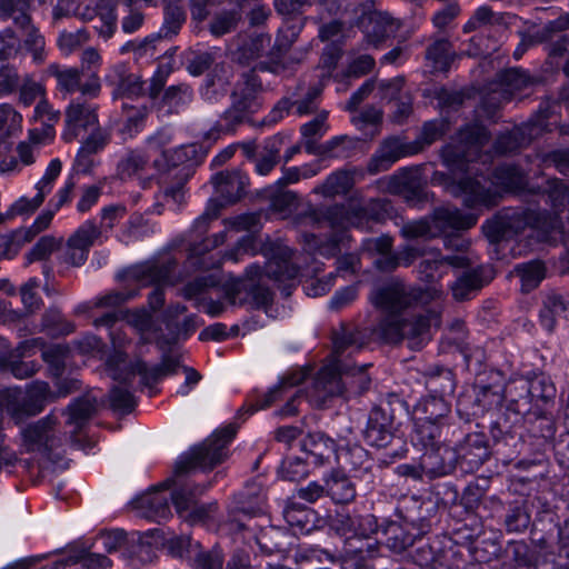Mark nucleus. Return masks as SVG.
<instances>
[{
    "label": "nucleus",
    "instance_id": "obj_1",
    "mask_svg": "<svg viewBox=\"0 0 569 569\" xmlns=\"http://www.w3.org/2000/svg\"><path fill=\"white\" fill-rule=\"evenodd\" d=\"M436 288H421L392 282L376 289L370 295L373 306L385 312V316L375 329L376 333L386 342L399 343L408 340L411 349H420L430 339L429 330L432 325L440 322L439 312L426 309L407 312L417 307H425L440 296Z\"/></svg>",
    "mask_w": 569,
    "mask_h": 569
},
{
    "label": "nucleus",
    "instance_id": "obj_2",
    "mask_svg": "<svg viewBox=\"0 0 569 569\" xmlns=\"http://www.w3.org/2000/svg\"><path fill=\"white\" fill-rule=\"evenodd\" d=\"M236 428L227 426L213 432L201 445L191 448L188 452L182 453L174 465L173 476L164 480L152 492H148L139 499L142 508L147 509V516L157 520L167 519L170 512L169 499L171 493H167L159 488L168 489L170 487L179 488L182 478L196 469H211L221 463L229 452V445L236 436Z\"/></svg>",
    "mask_w": 569,
    "mask_h": 569
},
{
    "label": "nucleus",
    "instance_id": "obj_3",
    "mask_svg": "<svg viewBox=\"0 0 569 569\" xmlns=\"http://www.w3.org/2000/svg\"><path fill=\"white\" fill-rule=\"evenodd\" d=\"M267 259L264 266L252 263L246 268L244 279H241L227 289L226 296L230 305L238 302V295L247 291L254 308H264L272 301V293L258 282L262 276L276 281H295L299 274V267L292 262L293 251L283 242L269 241L262 247Z\"/></svg>",
    "mask_w": 569,
    "mask_h": 569
},
{
    "label": "nucleus",
    "instance_id": "obj_4",
    "mask_svg": "<svg viewBox=\"0 0 569 569\" xmlns=\"http://www.w3.org/2000/svg\"><path fill=\"white\" fill-rule=\"evenodd\" d=\"M496 184L505 191L523 193L532 191L528 188L527 174L517 166L501 164L492 172V180L475 171V176H466L459 181H452L447 190L455 197L462 198L463 204L468 208L492 207L497 203V192L491 188Z\"/></svg>",
    "mask_w": 569,
    "mask_h": 569
},
{
    "label": "nucleus",
    "instance_id": "obj_5",
    "mask_svg": "<svg viewBox=\"0 0 569 569\" xmlns=\"http://www.w3.org/2000/svg\"><path fill=\"white\" fill-rule=\"evenodd\" d=\"M257 70L256 64L252 70L241 74L231 92L230 107L221 113L208 138L236 133L241 124L250 122L251 117L262 108V82L256 73Z\"/></svg>",
    "mask_w": 569,
    "mask_h": 569
},
{
    "label": "nucleus",
    "instance_id": "obj_6",
    "mask_svg": "<svg viewBox=\"0 0 569 569\" xmlns=\"http://www.w3.org/2000/svg\"><path fill=\"white\" fill-rule=\"evenodd\" d=\"M211 181L219 199H209L204 211L193 221L191 232L196 237L204 234L210 223L216 220L223 206L239 201L247 193L249 177L240 169L224 170L216 173Z\"/></svg>",
    "mask_w": 569,
    "mask_h": 569
},
{
    "label": "nucleus",
    "instance_id": "obj_7",
    "mask_svg": "<svg viewBox=\"0 0 569 569\" xmlns=\"http://www.w3.org/2000/svg\"><path fill=\"white\" fill-rule=\"evenodd\" d=\"M50 386L44 381H33L26 390L20 387L0 389V410L20 423L29 417L40 413L51 400Z\"/></svg>",
    "mask_w": 569,
    "mask_h": 569
},
{
    "label": "nucleus",
    "instance_id": "obj_8",
    "mask_svg": "<svg viewBox=\"0 0 569 569\" xmlns=\"http://www.w3.org/2000/svg\"><path fill=\"white\" fill-rule=\"evenodd\" d=\"M29 0H0V20H12L14 26L23 30L21 50L30 54L32 63L41 66L48 58L44 36L32 24Z\"/></svg>",
    "mask_w": 569,
    "mask_h": 569
},
{
    "label": "nucleus",
    "instance_id": "obj_9",
    "mask_svg": "<svg viewBox=\"0 0 569 569\" xmlns=\"http://www.w3.org/2000/svg\"><path fill=\"white\" fill-rule=\"evenodd\" d=\"M487 128L478 122L467 124L457 134V143L446 144L441 149V158L448 168L472 171L469 164L483 156L481 148L489 141Z\"/></svg>",
    "mask_w": 569,
    "mask_h": 569
},
{
    "label": "nucleus",
    "instance_id": "obj_10",
    "mask_svg": "<svg viewBox=\"0 0 569 569\" xmlns=\"http://www.w3.org/2000/svg\"><path fill=\"white\" fill-rule=\"evenodd\" d=\"M508 408L517 415L525 416L532 407L541 416L549 405L553 403L556 387L549 377L537 375L530 380H521L518 385L507 387Z\"/></svg>",
    "mask_w": 569,
    "mask_h": 569
},
{
    "label": "nucleus",
    "instance_id": "obj_11",
    "mask_svg": "<svg viewBox=\"0 0 569 569\" xmlns=\"http://www.w3.org/2000/svg\"><path fill=\"white\" fill-rule=\"evenodd\" d=\"M174 261H146L123 270L119 279L133 282L138 287L154 286L148 295V303L153 311L162 308L164 303V291L162 286L172 283Z\"/></svg>",
    "mask_w": 569,
    "mask_h": 569
},
{
    "label": "nucleus",
    "instance_id": "obj_12",
    "mask_svg": "<svg viewBox=\"0 0 569 569\" xmlns=\"http://www.w3.org/2000/svg\"><path fill=\"white\" fill-rule=\"evenodd\" d=\"M478 221L475 213H463L457 208H438L432 216V223L427 218L410 220L403 223L400 234L406 239H428L437 236V230H468Z\"/></svg>",
    "mask_w": 569,
    "mask_h": 569
},
{
    "label": "nucleus",
    "instance_id": "obj_13",
    "mask_svg": "<svg viewBox=\"0 0 569 569\" xmlns=\"http://www.w3.org/2000/svg\"><path fill=\"white\" fill-rule=\"evenodd\" d=\"M427 388L430 393L422 397L415 407L416 412L421 415L418 419L449 425L451 405L446 399V395L453 393L456 388L452 372L442 369L430 375L427 379Z\"/></svg>",
    "mask_w": 569,
    "mask_h": 569
},
{
    "label": "nucleus",
    "instance_id": "obj_14",
    "mask_svg": "<svg viewBox=\"0 0 569 569\" xmlns=\"http://www.w3.org/2000/svg\"><path fill=\"white\" fill-rule=\"evenodd\" d=\"M57 419L53 415L38 420L21 430L26 452L37 453L48 461L58 463L62 457V438L56 435Z\"/></svg>",
    "mask_w": 569,
    "mask_h": 569
},
{
    "label": "nucleus",
    "instance_id": "obj_15",
    "mask_svg": "<svg viewBox=\"0 0 569 569\" xmlns=\"http://www.w3.org/2000/svg\"><path fill=\"white\" fill-rule=\"evenodd\" d=\"M209 486L186 483L173 489L171 501L177 513L181 519L190 525L207 523L211 521L218 512V503L211 501L208 503L197 505L196 500L201 496Z\"/></svg>",
    "mask_w": 569,
    "mask_h": 569
},
{
    "label": "nucleus",
    "instance_id": "obj_16",
    "mask_svg": "<svg viewBox=\"0 0 569 569\" xmlns=\"http://www.w3.org/2000/svg\"><path fill=\"white\" fill-rule=\"evenodd\" d=\"M549 102L540 103L535 117L515 127L511 131L498 136L493 144L495 152L498 154H507L528 146L547 129V121L551 114Z\"/></svg>",
    "mask_w": 569,
    "mask_h": 569
},
{
    "label": "nucleus",
    "instance_id": "obj_17",
    "mask_svg": "<svg viewBox=\"0 0 569 569\" xmlns=\"http://www.w3.org/2000/svg\"><path fill=\"white\" fill-rule=\"evenodd\" d=\"M303 23L300 19H286L278 29L274 44L266 54V59L257 63V69L263 72L280 73L288 66L286 62V53L289 51L293 42L298 39Z\"/></svg>",
    "mask_w": 569,
    "mask_h": 569
},
{
    "label": "nucleus",
    "instance_id": "obj_18",
    "mask_svg": "<svg viewBox=\"0 0 569 569\" xmlns=\"http://www.w3.org/2000/svg\"><path fill=\"white\" fill-rule=\"evenodd\" d=\"M101 237V230L93 220L84 221L69 237L66 248L58 256L61 264L81 267L88 259L89 251Z\"/></svg>",
    "mask_w": 569,
    "mask_h": 569
},
{
    "label": "nucleus",
    "instance_id": "obj_19",
    "mask_svg": "<svg viewBox=\"0 0 569 569\" xmlns=\"http://www.w3.org/2000/svg\"><path fill=\"white\" fill-rule=\"evenodd\" d=\"M356 26L367 41L377 46L392 32V21L388 13L376 9L373 0L361 2L356 9Z\"/></svg>",
    "mask_w": 569,
    "mask_h": 569
},
{
    "label": "nucleus",
    "instance_id": "obj_20",
    "mask_svg": "<svg viewBox=\"0 0 569 569\" xmlns=\"http://www.w3.org/2000/svg\"><path fill=\"white\" fill-rule=\"evenodd\" d=\"M48 72L57 79V87L61 92L71 94L79 91L83 97L96 98L101 91L99 76L93 74V77H88L82 82L84 73L78 68H62L57 63H52L48 67Z\"/></svg>",
    "mask_w": 569,
    "mask_h": 569
},
{
    "label": "nucleus",
    "instance_id": "obj_21",
    "mask_svg": "<svg viewBox=\"0 0 569 569\" xmlns=\"http://www.w3.org/2000/svg\"><path fill=\"white\" fill-rule=\"evenodd\" d=\"M172 131L168 128H160L154 133L146 138V143L153 150L161 151V158L153 161V166L159 171H164L171 167H178L184 161L189 160L191 154L196 152V148L192 144L180 146L172 150H166L164 147L171 143Z\"/></svg>",
    "mask_w": 569,
    "mask_h": 569
},
{
    "label": "nucleus",
    "instance_id": "obj_22",
    "mask_svg": "<svg viewBox=\"0 0 569 569\" xmlns=\"http://www.w3.org/2000/svg\"><path fill=\"white\" fill-rule=\"evenodd\" d=\"M64 117L62 139L71 142L79 136L80 131L98 123L97 106L78 98L66 108Z\"/></svg>",
    "mask_w": 569,
    "mask_h": 569
},
{
    "label": "nucleus",
    "instance_id": "obj_23",
    "mask_svg": "<svg viewBox=\"0 0 569 569\" xmlns=\"http://www.w3.org/2000/svg\"><path fill=\"white\" fill-rule=\"evenodd\" d=\"M318 406H323L329 398L345 397L342 378V365L337 359L332 366H326L319 370L309 393Z\"/></svg>",
    "mask_w": 569,
    "mask_h": 569
},
{
    "label": "nucleus",
    "instance_id": "obj_24",
    "mask_svg": "<svg viewBox=\"0 0 569 569\" xmlns=\"http://www.w3.org/2000/svg\"><path fill=\"white\" fill-rule=\"evenodd\" d=\"M420 457L426 477L429 479L441 478L452 473L459 459L456 448L446 443L423 450Z\"/></svg>",
    "mask_w": 569,
    "mask_h": 569
},
{
    "label": "nucleus",
    "instance_id": "obj_25",
    "mask_svg": "<svg viewBox=\"0 0 569 569\" xmlns=\"http://www.w3.org/2000/svg\"><path fill=\"white\" fill-rule=\"evenodd\" d=\"M456 451L459 455L457 466L466 473L475 472L489 458L486 436L481 432L468 433Z\"/></svg>",
    "mask_w": 569,
    "mask_h": 569
},
{
    "label": "nucleus",
    "instance_id": "obj_26",
    "mask_svg": "<svg viewBox=\"0 0 569 569\" xmlns=\"http://www.w3.org/2000/svg\"><path fill=\"white\" fill-rule=\"evenodd\" d=\"M86 10L82 12L84 20L98 18L94 29L99 37L109 40L118 29L117 2L114 0H87Z\"/></svg>",
    "mask_w": 569,
    "mask_h": 569
},
{
    "label": "nucleus",
    "instance_id": "obj_27",
    "mask_svg": "<svg viewBox=\"0 0 569 569\" xmlns=\"http://www.w3.org/2000/svg\"><path fill=\"white\" fill-rule=\"evenodd\" d=\"M132 370V362L130 367L122 369H109L111 377L113 380L119 383L112 387L109 391V401L110 407L113 411L120 412L122 415H128L132 412L137 406V399L131 390L132 382L136 376H129V379L124 381V377Z\"/></svg>",
    "mask_w": 569,
    "mask_h": 569
},
{
    "label": "nucleus",
    "instance_id": "obj_28",
    "mask_svg": "<svg viewBox=\"0 0 569 569\" xmlns=\"http://www.w3.org/2000/svg\"><path fill=\"white\" fill-rule=\"evenodd\" d=\"M392 438V416L380 407L373 408L363 430L365 441L371 447L386 448Z\"/></svg>",
    "mask_w": 569,
    "mask_h": 569
},
{
    "label": "nucleus",
    "instance_id": "obj_29",
    "mask_svg": "<svg viewBox=\"0 0 569 569\" xmlns=\"http://www.w3.org/2000/svg\"><path fill=\"white\" fill-rule=\"evenodd\" d=\"M532 83L530 76L518 68H510L497 73L495 88L492 89L495 102L493 108H498L502 101H508L511 97L526 89Z\"/></svg>",
    "mask_w": 569,
    "mask_h": 569
},
{
    "label": "nucleus",
    "instance_id": "obj_30",
    "mask_svg": "<svg viewBox=\"0 0 569 569\" xmlns=\"http://www.w3.org/2000/svg\"><path fill=\"white\" fill-rule=\"evenodd\" d=\"M266 496L263 488L256 481L248 482L246 487L237 492L229 505V515L234 517L242 513L248 517H256L263 512Z\"/></svg>",
    "mask_w": 569,
    "mask_h": 569
},
{
    "label": "nucleus",
    "instance_id": "obj_31",
    "mask_svg": "<svg viewBox=\"0 0 569 569\" xmlns=\"http://www.w3.org/2000/svg\"><path fill=\"white\" fill-rule=\"evenodd\" d=\"M180 367L178 356L163 355L161 362L157 366L149 367L143 360L132 362V370L123 378L124 381L129 376H140V382L143 387H152L166 376L176 375Z\"/></svg>",
    "mask_w": 569,
    "mask_h": 569
},
{
    "label": "nucleus",
    "instance_id": "obj_32",
    "mask_svg": "<svg viewBox=\"0 0 569 569\" xmlns=\"http://www.w3.org/2000/svg\"><path fill=\"white\" fill-rule=\"evenodd\" d=\"M97 411V399L86 395L74 399L63 411L67 416L66 426L70 428V439L73 440Z\"/></svg>",
    "mask_w": 569,
    "mask_h": 569
},
{
    "label": "nucleus",
    "instance_id": "obj_33",
    "mask_svg": "<svg viewBox=\"0 0 569 569\" xmlns=\"http://www.w3.org/2000/svg\"><path fill=\"white\" fill-rule=\"evenodd\" d=\"M449 425L426 419H416L411 431V442L420 451L445 443V431Z\"/></svg>",
    "mask_w": 569,
    "mask_h": 569
},
{
    "label": "nucleus",
    "instance_id": "obj_34",
    "mask_svg": "<svg viewBox=\"0 0 569 569\" xmlns=\"http://www.w3.org/2000/svg\"><path fill=\"white\" fill-rule=\"evenodd\" d=\"M566 27H569V14L549 21L540 28L528 29L521 34V41L513 51V58L520 59L529 47L553 39L555 33Z\"/></svg>",
    "mask_w": 569,
    "mask_h": 569
},
{
    "label": "nucleus",
    "instance_id": "obj_35",
    "mask_svg": "<svg viewBox=\"0 0 569 569\" xmlns=\"http://www.w3.org/2000/svg\"><path fill=\"white\" fill-rule=\"evenodd\" d=\"M150 157L142 148H128L119 157L116 164V177L128 181L141 176L148 168Z\"/></svg>",
    "mask_w": 569,
    "mask_h": 569
},
{
    "label": "nucleus",
    "instance_id": "obj_36",
    "mask_svg": "<svg viewBox=\"0 0 569 569\" xmlns=\"http://www.w3.org/2000/svg\"><path fill=\"white\" fill-rule=\"evenodd\" d=\"M539 318L541 326L550 332L556 328L558 320L569 321V292L566 295L555 291L548 293L543 299Z\"/></svg>",
    "mask_w": 569,
    "mask_h": 569
},
{
    "label": "nucleus",
    "instance_id": "obj_37",
    "mask_svg": "<svg viewBox=\"0 0 569 569\" xmlns=\"http://www.w3.org/2000/svg\"><path fill=\"white\" fill-rule=\"evenodd\" d=\"M300 446L316 466L329 462L337 452L336 441L320 431L308 433Z\"/></svg>",
    "mask_w": 569,
    "mask_h": 569
},
{
    "label": "nucleus",
    "instance_id": "obj_38",
    "mask_svg": "<svg viewBox=\"0 0 569 569\" xmlns=\"http://www.w3.org/2000/svg\"><path fill=\"white\" fill-rule=\"evenodd\" d=\"M322 89L320 87H312L308 90L307 94L296 102H291L289 99H281L269 114L262 120L263 124H274L288 114L291 106H296V112L299 116H306L311 113L315 109V100L320 96Z\"/></svg>",
    "mask_w": 569,
    "mask_h": 569
},
{
    "label": "nucleus",
    "instance_id": "obj_39",
    "mask_svg": "<svg viewBox=\"0 0 569 569\" xmlns=\"http://www.w3.org/2000/svg\"><path fill=\"white\" fill-rule=\"evenodd\" d=\"M326 495L335 503L348 505L357 497L355 482L342 471L333 470L323 478Z\"/></svg>",
    "mask_w": 569,
    "mask_h": 569
},
{
    "label": "nucleus",
    "instance_id": "obj_40",
    "mask_svg": "<svg viewBox=\"0 0 569 569\" xmlns=\"http://www.w3.org/2000/svg\"><path fill=\"white\" fill-rule=\"evenodd\" d=\"M187 13L182 0H168L163 4V21L156 37L159 40H171L179 34L186 23Z\"/></svg>",
    "mask_w": 569,
    "mask_h": 569
},
{
    "label": "nucleus",
    "instance_id": "obj_41",
    "mask_svg": "<svg viewBox=\"0 0 569 569\" xmlns=\"http://www.w3.org/2000/svg\"><path fill=\"white\" fill-rule=\"evenodd\" d=\"M403 156L402 144L397 138L386 139L368 162L367 169L371 174L387 171Z\"/></svg>",
    "mask_w": 569,
    "mask_h": 569
},
{
    "label": "nucleus",
    "instance_id": "obj_42",
    "mask_svg": "<svg viewBox=\"0 0 569 569\" xmlns=\"http://www.w3.org/2000/svg\"><path fill=\"white\" fill-rule=\"evenodd\" d=\"M270 34L252 32L241 41L234 51V60L242 66H249L263 56L264 50L270 47Z\"/></svg>",
    "mask_w": 569,
    "mask_h": 569
},
{
    "label": "nucleus",
    "instance_id": "obj_43",
    "mask_svg": "<svg viewBox=\"0 0 569 569\" xmlns=\"http://www.w3.org/2000/svg\"><path fill=\"white\" fill-rule=\"evenodd\" d=\"M455 56L452 44L446 38L435 40L426 50V59L436 72H447Z\"/></svg>",
    "mask_w": 569,
    "mask_h": 569
},
{
    "label": "nucleus",
    "instance_id": "obj_44",
    "mask_svg": "<svg viewBox=\"0 0 569 569\" xmlns=\"http://www.w3.org/2000/svg\"><path fill=\"white\" fill-rule=\"evenodd\" d=\"M76 330L73 322L69 321L57 307L48 308L41 318L39 331L50 337L68 336Z\"/></svg>",
    "mask_w": 569,
    "mask_h": 569
},
{
    "label": "nucleus",
    "instance_id": "obj_45",
    "mask_svg": "<svg viewBox=\"0 0 569 569\" xmlns=\"http://www.w3.org/2000/svg\"><path fill=\"white\" fill-rule=\"evenodd\" d=\"M341 525L346 535L350 533L361 538H369L378 533L382 527L378 523L377 517L371 513L356 517L350 515L343 516Z\"/></svg>",
    "mask_w": 569,
    "mask_h": 569
},
{
    "label": "nucleus",
    "instance_id": "obj_46",
    "mask_svg": "<svg viewBox=\"0 0 569 569\" xmlns=\"http://www.w3.org/2000/svg\"><path fill=\"white\" fill-rule=\"evenodd\" d=\"M382 542L395 553H401L411 547L415 538L401 525L388 521L381 527Z\"/></svg>",
    "mask_w": 569,
    "mask_h": 569
},
{
    "label": "nucleus",
    "instance_id": "obj_47",
    "mask_svg": "<svg viewBox=\"0 0 569 569\" xmlns=\"http://www.w3.org/2000/svg\"><path fill=\"white\" fill-rule=\"evenodd\" d=\"M369 365H366L363 367H342V378L346 398L352 396H360L370 388L371 378L366 371V368Z\"/></svg>",
    "mask_w": 569,
    "mask_h": 569
},
{
    "label": "nucleus",
    "instance_id": "obj_48",
    "mask_svg": "<svg viewBox=\"0 0 569 569\" xmlns=\"http://www.w3.org/2000/svg\"><path fill=\"white\" fill-rule=\"evenodd\" d=\"M353 187V177L349 171L338 170L330 173L326 180L313 189L323 197H335L348 193Z\"/></svg>",
    "mask_w": 569,
    "mask_h": 569
},
{
    "label": "nucleus",
    "instance_id": "obj_49",
    "mask_svg": "<svg viewBox=\"0 0 569 569\" xmlns=\"http://www.w3.org/2000/svg\"><path fill=\"white\" fill-rule=\"evenodd\" d=\"M283 518L286 522L300 532H308L311 528L312 512L300 502L288 499L283 508Z\"/></svg>",
    "mask_w": 569,
    "mask_h": 569
},
{
    "label": "nucleus",
    "instance_id": "obj_50",
    "mask_svg": "<svg viewBox=\"0 0 569 569\" xmlns=\"http://www.w3.org/2000/svg\"><path fill=\"white\" fill-rule=\"evenodd\" d=\"M42 345L43 339L33 338L23 340L14 349H11L8 340L0 337V369L3 370L14 358H23L33 355L36 348Z\"/></svg>",
    "mask_w": 569,
    "mask_h": 569
},
{
    "label": "nucleus",
    "instance_id": "obj_51",
    "mask_svg": "<svg viewBox=\"0 0 569 569\" xmlns=\"http://www.w3.org/2000/svg\"><path fill=\"white\" fill-rule=\"evenodd\" d=\"M427 254H429V257L420 261L418 272L423 282L433 283L447 274V269L439 250H430Z\"/></svg>",
    "mask_w": 569,
    "mask_h": 569
},
{
    "label": "nucleus",
    "instance_id": "obj_52",
    "mask_svg": "<svg viewBox=\"0 0 569 569\" xmlns=\"http://www.w3.org/2000/svg\"><path fill=\"white\" fill-rule=\"evenodd\" d=\"M530 521V511L525 502H513L509 505L505 516V527L507 532H525L528 529Z\"/></svg>",
    "mask_w": 569,
    "mask_h": 569
},
{
    "label": "nucleus",
    "instance_id": "obj_53",
    "mask_svg": "<svg viewBox=\"0 0 569 569\" xmlns=\"http://www.w3.org/2000/svg\"><path fill=\"white\" fill-rule=\"evenodd\" d=\"M126 119L121 126L120 132L126 138H133L146 127L148 108L146 106H128L123 103Z\"/></svg>",
    "mask_w": 569,
    "mask_h": 569
},
{
    "label": "nucleus",
    "instance_id": "obj_54",
    "mask_svg": "<svg viewBox=\"0 0 569 569\" xmlns=\"http://www.w3.org/2000/svg\"><path fill=\"white\" fill-rule=\"evenodd\" d=\"M515 271L521 280V289L525 292L537 288L546 276V268L541 261H530L518 264Z\"/></svg>",
    "mask_w": 569,
    "mask_h": 569
},
{
    "label": "nucleus",
    "instance_id": "obj_55",
    "mask_svg": "<svg viewBox=\"0 0 569 569\" xmlns=\"http://www.w3.org/2000/svg\"><path fill=\"white\" fill-rule=\"evenodd\" d=\"M109 336L113 347V353L110 355L107 360L108 369H122L130 367V363H127V353L124 351L127 345L130 343V340L123 328L112 329Z\"/></svg>",
    "mask_w": 569,
    "mask_h": 569
},
{
    "label": "nucleus",
    "instance_id": "obj_56",
    "mask_svg": "<svg viewBox=\"0 0 569 569\" xmlns=\"http://www.w3.org/2000/svg\"><path fill=\"white\" fill-rule=\"evenodd\" d=\"M482 287L480 272L472 270L463 272L458 279L451 284L450 289L453 298L457 301H463L471 298L472 293Z\"/></svg>",
    "mask_w": 569,
    "mask_h": 569
},
{
    "label": "nucleus",
    "instance_id": "obj_57",
    "mask_svg": "<svg viewBox=\"0 0 569 569\" xmlns=\"http://www.w3.org/2000/svg\"><path fill=\"white\" fill-rule=\"evenodd\" d=\"M241 13L238 9L221 10L209 22V31L214 37H221L236 30Z\"/></svg>",
    "mask_w": 569,
    "mask_h": 569
},
{
    "label": "nucleus",
    "instance_id": "obj_58",
    "mask_svg": "<svg viewBox=\"0 0 569 569\" xmlns=\"http://www.w3.org/2000/svg\"><path fill=\"white\" fill-rule=\"evenodd\" d=\"M22 129V116L9 103L0 104V142Z\"/></svg>",
    "mask_w": 569,
    "mask_h": 569
},
{
    "label": "nucleus",
    "instance_id": "obj_59",
    "mask_svg": "<svg viewBox=\"0 0 569 569\" xmlns=\"http://www.w3.org/2000/svg\"><path fill=\"white\" fill-rule=\"evenodd\" d=\"M18 90L19 101L24 107L31 106L38 98L46 99L44 86L37 81L31 73H26L22 78L20 77Z\"/></svg>",
    "mask_w": 569,
    "mask_h": 569
},
{
    "label": "nucleus",
    "instance_id": "obj_60",
    "mask_svg": "<svg viewBox=\"0 0 569 569\" xmlns=\"http://www.w3.org/2000/svg\"><path fill=\"white\" fill-rule=\"evenodd\" d=\"M363 342L360 340L357 330L349 329L345 326L333 333V353L337 358L341 357L347 350H359Z\"/></svg>",
    "mask_w": 569,
    "mask_h": 569
},
{
    "label": "nucleus",
    "instance_id": "obj_61",
    "mask_svg": "<svg viewBox=\"0 0 569 569\" xmlns=\"http://www.w3.org/2000/svg\"><path fill=\"white\" fill-rule=\"evenodd\" d=\"M192 99V91L186 84L171 86L163 94L162 102L171 112H179Z\"/></svg>",
    "mask_w": 569,
    "mask_h": 569
},
{
    "label": "nucleus",
    "instance_id": "obj_62",
    "mask_svg": "<svg viewBox=\"0 0 569 569\" xmlns=\"http://www.w3.org/2000/svg\"><path fill=\"white\" fill-rule=\"evenodd\" d=\"M36 349H38V347ZM39 349L42 350V359L49 366L51 373L56 377L61 376L64 370L68 348L62 345H52L44 348L43 343Z\"/></svg>",
    "mask_w": 569,
    "mask_h": 569
},
{
    "label": "nucleus",
    "instance_id": "obj_63",
    "mask_svg": "<svg viewBox=\"0 0 569 569\" xmlns=\"http://www.w3.org/2000/svg\"><path fill=\"white\" fill-rule=\"evenodd\" d=\"M279 475L283 480L300 481L309 475L308 463L300 457H287L281 462Z\"/></svg>",
    "mask_w": 569,
    "mask_h": 569
},
{
    "label": "nucleus",
    "instance_id": "obj_64",
    "mask_svg": "<svg viewBox=\"0 0 569 569\" xmlns=\"http://www.w3.org/2000/svg\"><path fill=\"white\" fill-rule=\"evenodd\" d=\"M39 288L40 280L38 278H30L20 288L21 302L27 315L34 313L43 305V301L38 292Z\"/></svg>",
    "mask_w": 569,
    "mask_h": 569
}]
</instances>
